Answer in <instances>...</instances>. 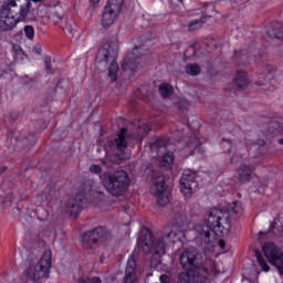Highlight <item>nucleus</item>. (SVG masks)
Returning a JSON list of instances; mask_svg holds the SVG:
<instances>
[{
    "label": "nucleus",
    "instance_id": "obj_1",
    "mask_svg": "<svg viewBox=\"0 0 283 283\" xmlns=\"http://www.w3.org/2000/svg\"><path fill=\"white\" fill-rule=\"evenodd\" d=\"M179 262L187 272L178 275L180 283H205L209 280V272L216 271V261L211 258H203L196 248H187L180 254Z\"/></svg>",
    "mask_w": 283,
    "mask_h": 283
},
{
    "label": "nucleus",
    "instance_id": "obj_2",
    "mask_svg": "<svg viewBox=\"0 0 283 283\" xmlns=\"http://www.w3.org/2000/svg\"><path fill=\"white\" fill-rule=\"evenodd\" d=\"M234 216H242V203L238 201L231 203L227 211L213 208L209 211L206 223H198L195 230L205 244H209L211 242V231L216 235H224V233L231 231V218H234Z\"/></svg>",
    "mask_w": 283,
    "mask_h": 283
},
{
    "label": "nucleus",
    "instance_id": "obj_3",
    "mask_svg": "<svg viewBox=\"0 0 283 283\" xmlns=\"http://www.w3.org/2000/svg\"><path fill=\"white\" fill-rule=\"evenodd\" d=\"M182 232L175 229L170 232L163 234L161 237L154 238V234L149 229H144L140 232V237L137 240V245L144 253H155V255H165L167 245L176 240H180Z\"/></svg>",
    "mask_w": 283,
    "mask_h": 283
},
{
    "label": "nucleus",
    "instance_id": "obj_4",
    "mask_svg": "<svg viewBox=\"0 0 283 283\" xmlns=\"http://www.w3.org/2000/svg\"><path fill=\"white\" fill-rule=\"evenodd\" d=\"M52 268V251L45 250L39 261H27L23 271L19 276L20 283H43L50 277Z\"/></svg>",
    "mask_w": 283,
    "mask_h": 283
},
{
    "label": "nucleus",
    "instance_id": "obj_5",
    "mask_svg": "<svg viewBox=\"0 0 283 283\" xmlns=\"http://www.w3.org/2000/svg\"><path fill=\"white\" fill-rule=\"evenodd\" d=\"M99 178L106 191L115 198L123 196L129 189V184L132 182L129 175L125 170H117L113 174L104 172Z\"/></svg>",
    "mask_w": 283,
    "mask_h": 283
},
{
    "label": "nucleus",
    "instance_id": "obj_6",
    "mask_svg": "<svg viewBox=\"0 0 283 283\" xmlns=\"http://www.w3.org/2000/svg\"><path fill=\"white\" fill-rule=\"evenodd\" d=\"M116 54H118V45L116 43H105L96 55L98 70H108V77L114 83L118 74V63H116Z\"/></svg>",
    "mask_w": 283,
    "mask_h": 283
},
{
    "label": "nucleus",
    "instance_id": "obj_7",
    "mask_svg": "<svg viewBox=\"0 0 283 283\" xmlns=\"http://www.w3.org/2000/svg\"><path fill=\"white\" fill-rule=\"evenodd\" d=\"M150 193L156 198L159 207L169 205V190L165 187V176L160 172H153V185Z\"/></svg>",
    "mask_w": 283,
    "mask_h": 283
},
{
    "label": "nucleus",
    "instance_id": "obj_8",
    "mask_svg": "<svg viewBox=\"0 0 283 283\" xmlns=\"http://www.w3.org/2000/svg\"><path fill=\"white\" fill-rule=\"evenodd\" d=\"M3 3H8L9 12L15 18L18 23L28 19L30 8H32L30 0H4Z\"/></svg>",
    "mask_w": 283,
    "mask_h": 283
},
{
    "label": "nucleus",
    "instance_id": "obj_9",
    "mask_svg": "<svg viewBox=\"0 0 283 283\" xmlns=\"http://www.w3.org/2000/svg\"><path fill=\"white\" fill-rule=\"evenodd\" d=\"M109 231L103 227H97L92 231L86 232L82 238L84 249H94L98 242H105L111 238Z\"/></svg>",
    "mask_w": 283,
    "mask_h": 283
},
{
    "label": "nucleus",
    "instance_id": "obj_10",
    "mask_svg": "<svg viewBox=\"0 0 283 283\" xmlns=\"http://www.w3.org/2000/svg\"><path fill=\"white\" fill-rule=\"evenodd\" d=\"M262 251L266 258V260L275 266L280 273L283 275V253L277 249V247L273 243H265L262 247Z\"/></svg>",
    "mask_w": 283,
    "mask_h": 283
},
{
    "label": "nucleus",
    "instance_id": "obj_11",
    "mask_svg": "<svg viewBox=\"0 0 283 283\" xmlns=\"http://www.w3.org/2000/svg\"><path fill=\"white\" fill-rule=\"evenodd\" d=\"M18 20L12 15L8 3L0 2V30L1 32H10L13 28H17Z\"/></svg>",
    "mask_w": 283,
    "mask_h": 283
},
{
    "label": "nucleus",
    "instance_id": "obj_12",
    "mask_svg": "<svg viewBox=\"0 0 283 283\" xmlns=\"http://www.w3.org/2000/svg\"><path fill=\"white\" fill-rule=\"evenodd\" d=\"M196 171L186 170L180 179V189L184 196L189 197L196 189H198V181H196Z\"/></svg>",
    "mask_w": 283,
    "mask_h": 283
},
{
    "label": "nucleus",
    "instance_id": "obj_13",
    "mask_svg": "<svg viewBox=\"0 0 283 283\" xmlns=\"http://www.w3.org/2000/svg\"><path fill=\"white\" fill-rule=\"evenodd\" d=\"M123 283H138V265L134 254L128 258Z\"/></svg>",
    "mask_w": 283,
    "mask_h": 283
},
{
    "label": "nucleus",
    "instance_id": "obj_14",
    "mask_svg": "<svg viewBox=\"0 0 283 283\" xmlns=\"http://www.w3.org/2000/svg\"><path fill=\"white\" fill-rule=\"evenodd\" d=\"M138 54H143V48H135L133 56L126 57L122 64L124 72H136L138 69Z\"/></svg>",
    "mask_w": 283,
    "mask_h": 283
},
{
    "label": "nucleus",
    "instance_id": "obj_15",
    "mask_svg": "<svg viewBox=\"0 0 283 283\" xmlns=\"http://www.w3.org/2000/svg\"><path fill=\"white\" fill-rule=\"evenodd\" d=\"M83 200H85V196L83 193H80L69 201L67 211L69 213H71V216H77V213H81Z\"/></svg>",
    "mask_w": 283,
    "mask_h": 283
},
{
    "label": "nucleus",
    "instance_id": "obj_16",
    "mask_svg": "<svg viewBox=\"0 0 283 283\" xmlns=\"http://www.w3.org/2000/svg\"><path fill=\"white\" fill-rule=\"evenodd\" d=\"M188 227L189 220H187V216L182 212L176 213L172 219V228L179 230V233H185Z\"/></svg>",
    "mask_w": 283,
    "mask_h": 283
},
{
    "label": "nucleus",
    "instance_id": "obj_17",
    "mask_svg": "<svg viewBox=\"0 0 283 283\" xmlns=\"http://www.w3.org/2000/svg\"><path fill=\"white\" fill-rule=\"evenodd\" d=\"M118 13H114V11H109L104 7L101 23L104 28H112V25H114L118 20Z\"/></svg>",
    "mask_w": 283,
    "mask_h": 283
},
{
    "label": "nucleus",
    "instance_id": "obj_18",
    "mask_svg": "<svg viewBox=\"0 0 283 283\" xmlns=\"http://www.w3.org/2000/svg\"><path fill=\"white\" fill-rule=\"evenodd\" d=\"M237 178L241 185L251 181V176H253V169L247 165H241L237 170Z\"/></svg>",
    "mask_w": 283,
    "mask_h": 283
},
{
    "label": "nucleus",
    "instance_id": "obj_19",
    "mask_svg": "<svg viewBox=\"0 0 283 283\" xmlns=\"http://www.w3.org/2000/svg\"><path fill=\"white\" fill-rule=\"evenodd\" d=\"M233 83L239 90H244V87H249V75L244 71H237Z\"/></svg>",
    "mask_w": 283,
    "mask_h": 283
},
{
    "label": "nucleus",
    "instance_id": "obj_20",
    "mask_svg": "<svg viewBox=\"0 0 283 283\" xmlns=\"http://www.w3.org/2000/svg\"><path fill=\"white\" fill-rule=\"evenodd\" d=\"M234 61L239 65H248V63H251V61H255V59L249 54V51L241 50L234 53Z\"/></svg>",
    "mask_w": 283,
    "mask_h": 283
},
{
    "label": "nucleus",
    "instance_id": "obj_21",
    "mask_svg": "<svg viewBox=\"0 0 283 283\" xmlns=\"http://www.w3.org/2000/svg\"><path fill=\"white\" fill-rule=\"evenodd\" d=\"M123 6H125V0H107L104 8L120 17V12H123Z\"/></svg>",
    "mask_w": 283,
    "mask_h": 283
},
{
    "label": "nucleus",
    "instance_id": "obj_22",
    "mask_svg": "<svg viewBox=\"0 0 283 283\" xmlns=\"http://www.w3.org/2000/svg\"><path fill=\"white\" fill-rule=\"evenodd\" d=\"M270 39H283V25L280 22L273 23L268 30Z\"/></svg>",
    "mask_w": 283,
    "mask_h": 283
},
{
    "label": "nucleus",
    "instance_id": "obj_23",
    "mask_svg": "<svg viewBox=\"0 0 283 283\" xmlns=\"http://www.w3.org/2000/svg\"><path fill=\"white\" fill-rule=\"evenodd\" d=\"M125 134H127V128H122L117 138H115V145L118 151H125V149H127V142H125Z\"/></svg>",
    "mask_w": 283,
    "mask_h": 283
},
{
    "label": "nucleus",
    "instance_id": "obj_24",
    "mask_svg": "<svg viewBox=\"0 0 283 283\" xmlns=\"http://www.w3.org/2000/svg\"><path fill=\"white\" fill-rule=\"evenodd\" d=\"M271 229L274 235H283V214L279 216L274 220Z\"/></svg>",
    "mask_w": 283,
    "mask_h": 283
},
{
    "label": "nucleus",
    "instance_id": "obj_25",
    "mask_svg": "<svg viewBox=\"0 0 283 283\" xmlns=\"http://www.w3.org/2000/svg\"><path fill=\"white\" fill-rule=\"evenodd\" d=\"M205 23H207V17L190 21L188 23V32H196V30H200Z\"/></svg>",
    "mask_w": 283,
    "mask_h": 283
},
{
    "label": "nucleus",
    "instance_id": "obj_26",
    "mask_svg": "<svg viewBox=\"0 0 283 283\" xmlns=\"http://www.w3.org/2000/svg\"><path fill=\"white\" fill-rule=\"evenodd\" d=\"M159 93L163 98H169L174 94V86L168 83H163L159 85Z\"/></svg>",
    "mask_w": 283,
    "mask_h": 283
},
{
    "label": "nucleus",
    "instance_id": "obj_27",
    "mask_svg": "<svg viewBox=\"0 0 283 283\" xmlns=\"http://www.w3.org/2000/svg\"><path fill=\"white\" fill-rule=\"evenodd\" d=\"M167 139L157 138L153 144H150L151 151H158V149H165L167 147Z\"/></svg>",
    "mask_w": 283,
    "mask_h": 283
},
{
    "label": "nucleus",
    "instance_id": "obj_28",
    "mask_svg": "<svg viewBox=\"0 0 283 283\" xmlns=\"http://www.w3.org/2000/svg\"><path fill=\"white\" fill-rule=\"evenodd\" d=\"M202 70L200 69V65L198 64H188L186 65V73H188L190 76H198Z\"/></svg>",
    "mask_w": 283,
    "mask_h": 283
},
{
    "label": "nucleus",
    "instance_id": "obj_29",
    "mask_svg": "<svg viewBox=\"0 0 283 283\" xmlns=\"http://www.w3.org/2000/svg\"><path fill=\"white\" fill-rule=\"evenodd\" d=\"M255 256L262 271H264L265 273H269L270 271L269 264H266V261L262 258V254L260 253V251H255Z\"/></svg>",
    "mask_w": 283,
    "mask_h": 283
},
{
    "label": "nucleus",
    "instance_id": "obj_30",
    "mask_svg": "<svg viewBox=\"0 0 283 283\" xmlns=\"http://www.w3.org/2000/svg\"><path fill=\"white\" fill-rule=\"evenodd\" d=\"M174 153H167L161 157L160 164L163 167H168L169 165H174Z\"/></svg>",
    "mask_w": 283,
    "mask_h": 283
},
{
    "label": "nucleus",
    "instance_id": "obj_31",
    "mask_svg": "<svg viewBox=\"0 0 283 283\" xmlns=\"http://www.w3.org/2000/svg\"><path fill=\"white\" fill-rule=\"evenodd\" d=\"M270 129L272 132V134L274 136H280L283 134V127L282 125L275 123V122H272L271 125H270Z\"/></svg>",
    "mask_w": 283,
    "mask_h": 283
},
{
    "label": "nucleus",
    "instance_id": "obj_32",
    "mask_svg": "<svg viewBox=\"0 0 283 283\" xmlns=\"http://www.w3.org/2000/svg\"><path fill=\"white\" fill-rule=\"evenodd\" d=\"M23 32L25 34V38L29 40V41H34V27L32 25H25L23 28Z\"/></svg>",
    "mask_w": 283,
    "mask_h": 283
},
{
    "label": "nucleus",
    "instance_id": "obj_33",
    "mask_svg": "<svg viewBox=\"0 0 283 283\" xmlns=\"http://www.w3.org/2000/svg\"><path fill=\"white\" fill-rule=\"evenodd\" d=\"M151 132V127H149L147 124H143L142 126H139L138 128V134L139 136H147V134H149Z\"/></svg>",
    "mask_w": 283,
    "mask_h": 283
},
{
    "label": "nucleus",
    "instance_id": "obj_34",
    "mask_svg": "<svg viewBox=\"0 0 283 283\" xmlns=\"http://www.w3.org/2000/svg\"><path fill=\"white\" fill-rule=\"evenodd\" d=\"M77 283H101V277H81Z\"/></svg>",
    "mask_w": 283,
    "mask_h": 283
},
{
    "label": "nucleus",
    "instance_id": "obj_35",
    "mask_svg": "<svg viewBox=\"0 0 283 283\" xmlns=\"http://www.w3.org/2000/svg\"><path fill=\"white\" fill-rule=\"evenodd\" d=\"M44 63H45V70L48 74H50V72H52V59L50 56H46L44 59Z\"/></svg>",
    "mask_w": 283,
    "mask_h": 283
},
{
    "label": "nucleus",
    "instance_id": "obj_36",
    "mask_svg": "<svg viewBox=\"0 0 283 283\" xmlns=\"http://www.w3.org/2000/svg\"><path fill=\"white\" fill-rule=\"evenodd\" d=\"M90 171H91V174H101V171H103V169L98 165H92L90 167Z\"/></svg>",
    "mask_w": 283,
    "mask_h": 283
},
{
    "label": "nucleus",
    "instance_id": "obj_37",
    "mask_svg": "<svg viewBox=\"0 0 283 283\" xmlns=\"http://www.w3.org/2000/svg\"><path fill=\"white\" fill-rule=\"evenodd\" d=\"M189 101H187V99H181L180 102H179V108L180 109H189Z\"/></svg>",
    "mask_w": 283,
    "mask_h": 283
},
{
    "label": "nucleus",
    "instance_id": "obj_38",
    "mask_svg": "<svg viewBox=\"0 0 283 283\" xmlns=\"http://www.w3.org/2000/svg\"><path fill=\"white\" fill-rule=\"evenodd\" d=\"M52 20L54 21V23H61V21H63V15H59V13H53Z\"/></svg>",
    "mask_w": 283,
    "mask_h": 283
},
{
    "label": "nucleus",
    "instance_id": "obj_39",
    "mask_svg": "<svg viewBox=\"0 0 283 283\" xmlns=\"http://www.w3.org/2000/svg\"><path fill=\"white\" fill-rule=\"evenodd\" d=\"M41 52H43V49L40 46V44H35L33 46V53L34 54H41Z\"/></svg>",
    "mask_w": 283,
    "mask_h": 283
},
{
    "label": "nucleus",
    "instance_id": "obj_40",
    "mask_svg": "<svg viewBox=\"0 0 283 283\" xmlns=\"http://www.w3.org/2000/svg\"><path fill=\"white\" fill-rule=\"evenodd\" d=\"M10 118H11V120H17V118H19V113H17V112L11 113Z\"/></svg>",
    "mask_w": 283,
    "mask_h": 283
},
{
    "label": "nucleus",
    "instance_id": "obj_41",
    "mask_svg": "<svg viewBox=\"0 0 283 283\" xmlns=\"http://www.w3.org/2000/svg\"><path fill=\"white\" fill-rule=\"evenodd\" d=\"M150 264H151V266H156V265L160 264V256H158L157 260H151Z\"/></svg>",
    "mask_w": 283,
    "mask_h": 283
},
{
    "label": "nucleus",
    "instance_id": "obj_42",
    "mask_svg": "<svg viewBox=\"0 0 283 283\" xmlns=\"http://www.w3.org/2000/svg\"><path fill=\"white\" fill-rule=\"evenodd\" d=\"M219 247L221 249H224V247H227V243L224 242V240H219Z\"/></svg>",
    "mask_w": 283,
    "mask_h": 283
},
{
    "label": "nucleus",
    "instance_id": "obj_43",
    "mask_svg": "<svg viewBox=\"0 0 283 283\" xmlns=\"http://www.w3.org/2000/svg\"><path fill=\"white\" fill-rule=\"evenodd\" d=\"M7 169L8 168H6V167L0 168V176H1V174H6Z\"/></svg>",
    "mask_w": 283,
    "mask_h": 283
},
{
    "label": "nucleus",
    "instance_id": "obj_44",
    "mask_svg": "<svg viewBox=\"0 0 283 283\" xmlns=\"http://www.w3.org/2000/svg\"><path fill=\"white\" fill-rule=\"evenodd\" d=\"M103 165H105L106 167H112V165L107 164V161L102 160Z\"/></svg>",
    "mask_w": 283,
    "mask_h": 283
},
{
    "label": "nucleus",
    "instance_id": "obj_45",
    "mask_svg": "<svg viewBox=\"0 0 283 283\" xmlns=\"http://www.w3.org/2000/svg\"><path fill=\"white\" fill-rule=\"evenodd\" d=\"M66 30H67L69 32H72V25L67 27Z\"/></svg>",
    "mask_w": 283,
    "mask_h": 283
},
{
    "label": "nucleus",
    "instance_id": "obj_46",
    "mask_svg": "<svg viewBox=\"0 0 283 283\" xmlns=\"http://www.w3.org/2000/svg\"><path fill=\"white\" fill-rule=\"evenodd\" d=\"M92 3H98L101 0H91Z\"/></svg>",
    "mask_w": 283,
    "mask_h": 283
},
{
    "label": "nucleus",
    "instance_id": "obj_47",
    "mask_svg": "<svg viewBox=\"0 0 283 283\" xmlns=\"http://www.w3.org/2000/svg\"><path fill=\"white\" fill-rule=\"evenodd\" d=\"M279 145H283V138L279 139Z\"/></svg>",
    "mask_w": 283,
    "mask_h": 283
},
{
    "label": "nucleus",
    "instance_id": "obj_48",
    "mask_svg": "<svg viewBox=\"0 0 283 283\" xmlns=\"http://www.w3.org/2000/svg\"><path fill=\"white\" fill-rule=\"evenodd\" d=\"M262 234H264V232H262V231H261V232H259V235H262Z\"/></svg>",
    "mask_w": 283,
    "mask_h": 283
},
{
    "label": "nucleus",
    "instance_id": "obj_49",
    "mask_svg": "<svg viewBox=\"0 0 283 283\" xmlns=\"http://www.w3.org/2000/svg\"><path fill=\"white\" fill-rule=\"evenodd\" d=\"M35 3L39 2V1H42V0H33Z\"/></svg>",
    "mask_w": 283,
    "mask_h": 283
},
{
    "label": "nucleus",
    "instance_id": "obj_50",
    "mask_svg": "<svg viewBox=\"0 0 283 283\" xmlns=\"http://www.w3.org/2000/svg\"><path fill=\"white\" fill-rule=\"evenodd\" d=\"M231 165H233V159L230 160Z\"/></svg>",
    "mask_w": 283,
    "mask_h": 283
},
{
    "label": "nucleus",
    "instance_id": "obj_51",
    "mask_svg": "<svg viewBox=\"0 0 283 283\" xmlns=\"http://www.w3.org/2000/svg\"><path fill=\"white\" fill-rule=\"evenodd\" d=\"M180 2L182 3V0H180Z\"/></svg>",
    "mask_w": 283,
    "mask_h": 283
}]
</instances>
